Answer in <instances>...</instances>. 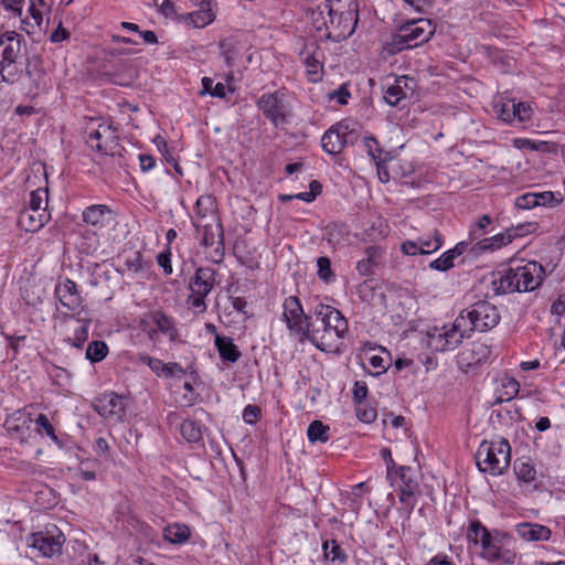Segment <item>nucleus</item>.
Listing matches in <instances>:
<instances>
[{"label":"nucleus","instance_id":"2","mask_svg":"<svg viewBox=\"0 0 565 565\" xmlns=\"http://www.w3.org/2000/svg\"><path fill=\"white\" fill-rule=\"evenodd\" d=\"M437 321L441 323L428 328L426 332L427 345L436 352H445L457 348L462 339L469 338L470 333L476 329L486 331L494 328L499 320Z\"/></svg>","mask_w":565,"mask_h":565},{"label":"nucleus","instance_id":"62","mask_svg":"<svg viewBox=\"0 0 565 565\" xmlns=\"http://www.w3.org/2000/svg\"><path fill=\"white\" fill-rule=\"evenodd\" d=\"M260 416V408L256 405H247L243 411V419L247 424H255Z\"/></svg>","mask_w":565,"mask_h":565},{"label":"nucleus","instance_id":"21","mask_svg":"<svg viewBox=\"0 0 565 565\" xmlns=\"http://www.w3.org/2000/svg\"><path fill=\"white\" fill-rule=\"evenodd\" d=\"M514 530L519 537L525 542H545L552 536L551 529L539 523H518Z\"/></svg>","mask_w":565,"mask_h":565},{"label":"nucleus","instance_id":"12","mask_svg":"<svg viewBox=\"0 0 565 565\" xmlns=\"http://www.w3.org/2000/svg\"><path fill=\"white\" fill-rule=\"evenodd\" d=\"M64 542L63 533L56 526H53L52 530L46 529L44 532L31 534L29 546L36 550L44 557H54L62 553Z\"/></svg>","mask_w":565,"mask_h":565},{"label":"nucleus","instance_id":"40","mask_svg":"<svg viewBox=\"0 0 565 565\" xmlns=\"http://www.w3.org/2000/svg\"><path fill=\"white\" fill-rule=\"evenodd\" d=\"M513 145L515 148L521 150L547 152L551 149V143L547 141H537L527 138H516L514 139Z\"/></svg>","mask_w":565,"mask_h":565},{"label":"nucleus","instance_id":"43","mask_svg":"<svg viewBox=\"0 0 565 565\" xmlns=\"http://www.w3.org/2000/svg\"><path fill=\"white\" fill-rule=\"evenodd\" d=\"M287 328L290 333L297 337H300V340L303 338L309 339V333L311 329L312 320H285Z\"/></svg>","mask_w":565,"mask_h":565},{"label":"nucleus","instance_id":"38","mask_svg":"<svg viewBox=\"0 0 565 565\" xmlns=\"http://www.w3.org/2000/svg\"><path fill=\"white\" fill-rule=\"evenodd\" d=\"M180 434L188 443H198L202 439L201 427L190 419L181 424Z\"/></svg>","mask_w":565,"mask_h":565},{"label":"nucleus","instance_id":"22","mask_svg":"<svg viewBox=\"0 0 565 565\" xmlns=\"http://www.w3.org/2000/svg\"><path fill=\"white\" fill-rule=\"evenodd\" d=\"M194 226L201 235V244L204 247L214 245L216 239L220 245H223V230L218 217L207 222H194Z\"/></svg>","mask_w":565,"mask_h":565},{"label":"nucleus","instance_id":"1","mask_svg":"<svg viewBox=\"0 0 565 565\" xmlns=\"http://www.w3.org/2000/svg\"><path fill=\"white\" fill-rule=\"evenodd\" d=\"M318 40L340 42L349 38L358 23L355 0H322L308 12Z\"/></svg>","mask_w":565,"mask_h":565},{"label":"nucleus","instance_id":"61","mask_svg":"<svg viewBox=\"0 0 565 565\" xmlns=\"http://www.w3.org/2000/svg\"><path fill=\"white\" fill-rule=\"evenodd\" d=\"M355 411L358 418L366 424L373 423L377 417L376 411L371 407H364L360 405Z\"/></svg>","mask_w":565,"mask_h":565},{"label":"nucleus","instance_id":"26","mask_svg":"<svg viewBox=\"0 0 565 565\" xmlns=\"http://www.w3.org/2000/svg\"><path fill=\"white\" fill-rule=\"evenodd\" d=\"M141 329L147 332L152 341H158L160 334L167 335L171 341L178 337V332L172 324V320H152L153 327L148 323V320H140Z\"/></svg>","mask_w":565,"mask_h":565},{"label":"nucleus","instance_id":"45","mask_svg":"<svg viewBox=\"0 0 565 565\" xmlns=\"http://www.w3.org/2000/svg\"><path fill=\"white\" fill-rule=\"evenodd\" d=\"M73 548L75 551H77L79 553V556L82 557L81 565H100V564H103V562L99 559V556L97 554L87 553L85 555V553L88 551V546L84 542L76 540L74 542Z\"/></svg>","mask_w":565,"mask_h":565},{"label":"nucleus","instance_id":"8","mask_svg":"<svg viewBox=\"0 0 565 565\" xmlns=\"http://www.w3.org/2000/svg\"><path fill=\"white\" fill-rule=\"evenodd\" d=\"M216 270L211 267H200L190 279L191 294L188 297V307L194 315L203 313L206 309L205 298L216 284Z\"/></svg>","mask_w":565,"mask_h":565},{"label":"nucleus","instance_id":"35","mask_svg":"<svg viewBox=\"0 0 565 565\" xmlns=\"http://www.w3.org/2000/svg\"><path fill=\"white\" fill-rule=\"evenodd\" d=\"M307 436L310 443H327L329 440V426L321 420H313L308 429Z\"/></svg>","mask_w":565,"mask_h":565},{"label":"nucleus","instance_id":"28","mask_svg":"<svg viewBox=\"0 0 565 565\" xmlns=\"http://www.w3.org/2000/svg\"><path fill=\"white\" fill-rule=\"evenodd\" d=\"M215 345L220 356L225 361L235 363L241 358V352L228 337L216 334Z\"/></svg>","mask_w":565,"mask_h":565},{"label":"nucleus","instance_id":"34","mask_svg":"<svg viewBox=\"0 0 565 565\" xmlns=\"http://www.w3.org/2000/svg\"><path fill=\"white\" fill-rule=\"evenodd\" d=\"M163 536L167 541L179 544L185 542L190 536V530L183 524H173L164 529Z\"/></svg>","mask_w":565,"mask_h":565},{"label":"nucleus","instance_id":"31","mask_svg":"<svg viewBox=\"0 0 565 565\" xmlns=\"http://www.w3.org/2000/svg\"><path fill=\"white\" fill-rule=\"evenodd\" d=\"M520 390V384L512 377H505L501 381V391L497 396L494 404H501L502 402H509L513 399Z\"/></svg>","mask_w":565,"mask_h":565},{"label":"nucleus","instance_id":"36","mask_svg":"<svg viewBox=\"0 0 565 565\" xmlns=\"http://www.w3.org/2000/svg\"><path fill=\"white\" fill-rule=\"evenodd\" d=\"M492 222H493L492 217L488 214L480 216L469 227L470 241L479 242L481 239V237L488 233V227L492 224Z\"/></svg>","mask_w":565,"mask_h":565},{"label":"nucleus","instance_id":"37","mask_svg":"<svg viewBox=\"0 0 565 565\" xmlns=\"http://www.w3.org/2000/svg\"><path fill=\"white\" fill-rule=\"evenodd\" d=\"M495 111L501 120L515 125V100L507 99L495 105Z\"/></svg>","mask_w":565,"mask_h":565},{"label":"nucleus","instance_id":"41","mask_svg":"<svg viewBox=\"0 0 565 565\" xmlns=\"http://www.w3.org/2000/svg\"><path fill=\"white\" fill-rule=\"evenodd\" d=\"M108 354V347L104 341H93L88 344L86 350V358L92 363H97L104 360Z\"/></svg>","mask_w":565,"mask_h":565},{"label":"nucleus","instance_id":"63","mask_svg":"<svg viewBox=\"0 0 565 565\" xmlns=\"http://www.w3.org/2000/svg\"><path fill=\"white\" fill-rule=\"evenodd\" d=\"M401 250L405 255L416 256V255H423V250L424 249H420L419 243H418V239H417V241H405V242H403L402 245H401Z\"/></svg>","mask_w":565,"mask_h":565},{"label":"nucleus","instance_id":"46","mask_svg":"<svg viewBox=\"0 0 565 565\" xmlns=\"http://www.w3.org/2000/svg\"><path fill=\"white\" fill-rule=\"evenodd\" d=\"M47 189L39 188L30 193V201L26 207L46 211Z\"/></svg>","mask_w":565,"mask_h":565},{"label":"nucleus","instance_id":"50","mask_svg":"<svg viewBox=\"0 0 565 565\" xmlns=\"http://www.w3.org/2000/svg\"><path fill=\"white\" fill-rule=\"evenodd\" d=\"M537 206H556L562 202V198H557L552 191L534 192Z\"/></svg>","mask_w":565,"mask_h":565},{"label":"nucleus","instance_id":"60","mask_svg":"<svg viewBox=\"0 0 565 565\" xmlns=\"http://www.w3.org/2000/svg\"><path fill=\"white\" fill-rule=\"evenodd\" d=\"M145 361L147 362V364L149 365V367L152 371L159 373V371L162 370V371H166L169 375H172L173 367L178 366L175 363L166 365L159 359H154V358H150V356L145 358Z\"/></svg>","mask_w":565,"mask_h":565},{"label":"nucleus","instance_id":"42","mask_svg":"<svg viewBox=\"0 0 565 565\" xmlns=\"http://www.w3.org/2000/svg\"><path fill=\"white\" fill-rule=\"evenodd\" d=\"M418 243L420 249H424L423 255H428L440 249L444 244V239L443 235L438 231H434L431 239L419 237Z\"/></svg>","mask_w":565,"mask_h":565},{"label":"nucleus","instance_id":"30","mask_svg":"<svg viewBox=\"0 0 565 565\" xmlns=\"http://www.w3.org/2000/svg\"><path fill=\"white\" fill-rule=\"evenodd\" d=\"M514 235H512L510 232L507 233H500L497 235H493L488 238L480 239L477 243L478 250L484 252V250H497L503 246L509 245Z\"/></svg>","mask_w":565,"mask_h":565},{"label":"nucleus","instance_id":"32","mask_svg":"<svg viewBox=\"0 0 565 565\" xmlns=\"http://www.w3.org/2000/svg\"><path fill=\"white\" fill-rule=\"evenodd\" d=\"M491 534L492 533H490L479 520H475L470 522L466 535L469 542L482 546L483 542H486Z\"/></svg>","mask_w":565,"mask_h":565},{"label":"nucleus","instance_id":"48","mask_svg":"<svg viewBox=\"0 0 565 565\" xmlns=\"http://www.w3.org/2000/svg\"><path fill=\"white\" fill-rule=\"evenodd\" d=\"M405 98L407 97L399 87H396L395 82L388 85L384 92V99L391 106H397Z\"/></svg>","mask_w":565,"mask_h":565},{"label":"nucleus","instance_id":"23","mask_svg":"<svg viewBox=\"0 0 565 565\" xmlns=\"http://www.w3.org/2000/svg\"><path fill=\"white\" fill-rule=\"evenodd\" d=\"M409 472V467L399 466L396 468V475L403 483L399 491V501L407 505L409 511H412L415 507L414 497L415 491L418 488V483L408 476Z\"/></svg>","mask_w":565,"mask_h":565},{"label":"nucleus","instance_id":"58","mask_svg":"<svg viewBox=\"0 0 565 565\" xmlns=\"http://www.w3.org/2000/svg\"><path fill=\"white\" fill-rule=\"evenodd\" d=\"M396 83V87H399L406 97H409L414 94L415 90V81L408 76H399L394 79Z\"/></svg>","mask_w":565,"mask_h":565},{"label":"nucleus","instance_id":"15","mask_svg":"<svg viewBox=\"0 0 565 565\" xmlns=\"http://www.w3.org/2000/svg\"><path fill=\"white\" fill-rule=\"evenodd\" d=\"M405 42L409 44V49L417 47L434 35L436 29L430 20L417 19L404 23L399 29Z\"/></svg>","mask_w":565,"mask_h":565},{"label":"nucleus","instance_id":"53","mask_svg":"<svg viewBox=\"0 0 565 565\" xmlns=\"http://www.w3.org/2000/svg\"><path fill=\"white\" fill-rule=\"evenodd\" d=\"M350 97L351 93L349 92L348 84H342L339 88L328 94L330 100H335L341 106L347 105Z\"/></svg>","mask_w":565,"mask_h":565},{"label":"nucleus","instance_id":"27","mask_svg":"<svg viewBox=\"0 0 565 565\" xmlns=\"http://www.w3.org/2000/svg\"><path fill=\"white\" fill-rule=\"evenodd\" d=\"M214 218H217L214 199L211 195L200 196L195 203V217L193 218V223L207 222Z\"/></svg>","mask_w":565,"mask_h":565},{"label":"nucleus","instance_id":"64","mask_svg":"<svg viewBox=\"0 0 565 565\" xmlns=\"http://www.w3.org/2000/svg\"><path fill=\"white\" fill-rule=\"evenodd\" d=\"M158 265L163 269L166 275L172 274V265H171V252H162L157 256Z\"/></svg>","mask_w":565,"mask_h":565},{"label":"nucleus","instance_id":"51","mask_svg":"<svg viewBox=\"0 0 565 565\" xmlns=\"http://www.w3.org/2000/svg\"><path fill=\"white\" fill-rule=\"evenodd\" d=\"M218 46L221 50V54L225 60L226 65L228 67L233 66L234 60H235L237 53H236V50H235L234 45L232 44V42L230 40L225 39V40L220 41Z\"/></svg>","mask_w":565,"mask_h":565},{"label":"nucleus","instance_id":"52","mask_svg":"<svg viewBox=\"0 0 565 565\" xmlns=\"http://www.w3.org/2000/svg\"><path fill=\"white\" fill-rule=\"evenodd\" d=\"M315 315L317 318H344L340 310L327 303H318Z\"/></svg>","mask_w":565,"mask_h":565},{"label":"nucleus","instance_id":"33","mask_svg":"<svg viewBox=\"0 0 565 565\" xmlns=\"http://www.w3.org/2000/svg\"><path fill=\"white\" fill-rule=\"evenodd\" d=\"M404 50H411L409 44L405 42L403 34L397 30L383 44V51L386 55L392 56Z\"/></svg>","mask_w":565,"mask_h":565},{"label":"nucleus","instance_id":"25","mask_svg":"<svg viewBox=\"0 0 565 565\" xmlns=\"http://www.w3.org/2000/svg\"><path fill=\"white\" fill-rule=\"evenodd\" d=\"M216 3L214 0H201L199 3V10L189 13L185 18L190 24L194 28H204L211 24L215 20V8Z\"/></svg>","mask_w":565,"mask_h":565},{"label":"nucleus","instance_id":"59","mask_svg":"<svg viewBox=\"0 0 565 565\" xmlns=\"http://www.w3.org/2000/svg\"><path fill=\"white\" fill-rule=\"evenodd\" d=\"M35 425L43 429L45 434L51 437L52 440L57 441V436L55 435L54 427L50 423L49 418L44 414H40L35 419Z\"/></svg>","mask_w":565,"mask_h":565},{"label":"nucleus","instance_id":"56","mask_svg":"<svg viewBox=\"0 0 565 565\" xmlns=\"http://www.w3.org/2000/svg\"><path fill=\"white\" fill-rule=\"evenodd\" d=\"M532 116V108L530 104L523 102H515V124L527 121Z\"/></svg>","mask_w":565,"mask_h":565},{"label":"nucleus","instance_id":"57","mask_svg":"<svg viewBox=\"0 0 565 565\" xmlns=\"http://www.w3.org/2000/svg\"><path fill=\"white\" fill-rule=\"evenodd\" d=\"M515 206L522 210H530L537 206L534 192L522 194L515 199Z\"/></svg>","mask_w":565,"mask_h":565},{"label":"nucleus","instance_id":"49","mask_svg":"<svg viewBox=\"0 0 565 565\" xmlns=\"http://www.w3.org/2000/svg\"><path fill=\"white\" fill-rule=\"evenodd\" d=\"M455 266V262L451 258V255L447 253L441 254L440 257L434 259L429 263V268L437 271H447Z\"/></svg>","mask_w":565,"mask_h":565},{"label":"nucleus","instance_id":"18","mask_svg":"<svg viewBox=\"0 0 565 565\" xmlns=\"http://www.w3.org/2000/svg\"><path fill=\"white\" fill-rule=\"evenodd\" d=\"M122 275H126L129 279L141 281L150 278V266L143 259L140 252H134L124 259Z\"/></svg>","mask_w":565,"mask_h":565},{"label":"nucleus","instance_id":"14","mask_svg":"<svg viewBox=\"0 0 565 565\" xmlns=\"http://www.w3.org/2000/svg\"><path fill=\"white\" fill-rule=\"evenodd\" d=\"M490 354V347L473 342L465 347L457 355V365L465 373H475L479 366L488 361Z\"/></svg>","mask_w":565,"mask_h":565},{"label":"nucleus","instance_id":"17","mask_svg":"<svg viewBox=\"0 0 565 565\" xmlns=\"http://www.w3.org/2000/svg\"><path fill=\"white\" fill-rule=\"evenodd\" d=\"M115 212L107 204H93L83 213V221L97 230L109 226L115 221Z\"/></svg>","mask_w":565,"mask_h":565},{"label":"nucleus","instance_id":"10","mask_svg":"<svg viewBox=\"0 0 565 565\" xmlns=\"http://www.w3.org/2000/svg\"><path fill=\"white\" fill-rule=\"evenodd\" d=\"M256 106L274 126L277 127L287 122L288 106L284 89L263 94L257 99Z\"/></svg>","mask_w":565,"mask_h":565},{"label":"nucleus","instance_id":"9","mask_svg":"<svg viewBox=\"0 0 565 565\" xmlns=\"http://www.w3.org/2000/svg\"><path fill=\"white\" fill-rule=\"evenodd\" d=\"M481 556L488 562L501 561L505 565L513 564L516 553L512 537L501 532L492 533L481 546Z\"/></svg>","mask_w":565,"mask_h":565},{"label":"nucleus","instance_id":"5","mask_svg":"<svg viewBox=\"0 0 565 565\" xmlns=\"http://www.w3.org/2000/svg\"><path fill=\"white\" fill-rule=\"evenodd\" d=\"M476 462L480 471L492 476L502 475L511 462V447L507 439L483 440L476 454Z\"/></svg>","mask_w":565,"mask_h":565},{"label":"nucleus","instance_id":"55","mask_svg":"<svg viewBox=\"0 0 565 565\" xmlns=\"http://www.w3.org/2000/svg\"><path fill=\"white\" fill-rule=\"evenodd\" d=\"M363 147L366 149L371 159L375 162L382 159V150L379 146V142L373 137H365L362 140Z\"/></svg>","mask_w":565,"mask_h":565},{"label":"nucleus","instance_id":"47","mask_svg":"<svg viewBox=\"0 0 565 565\" xmlns=\"http://www.w3.org/2000/svg\"><path fill=\"white\" fill-rule=\"evenodd\" d=\"M514 471L519 480L524 482H532L535 480L536 470L535 468L527 462H519L514 463Z\"/></svg>","mask_w":565,"mask_h":565},{"label":"nucleus","instance_id":"24","mask_svg":"<svg viewBox=\"0 0 565 565\" xmlns=\"http://www.w3.org/2000/svg\"><path fill=\"white\" fill-rule=\"evenodd\" d=\"M49 218L50 214L46 211L25 207L20 212L18 223L26 232H36L44 226Z\"/></svg>","mask_w":565,"mask_h":565},{"label":"nucleus","instance_id":"39","mask_svg":"<svg viewBox=\"0 0 565 565\" xmlns=\"http://www.w3.org/2000/svg\"><path fill=\"white\" fill-rule=\"evenodd\" d=\"M282 318H309L305 315L302 306L297 297L290 296L284 301Z\"/></svg>","mask_w":565,"mask_h":565},{"label":"nucleus","instance_id":"19","mask_svg":"<svg viewBox=\"0 0 565 565\" xmlns=\"http://www.w3.org/2000/svg\"><path fill=\"white\" fill-rule=\"evenodd\" d=\"M25 76L28 78L26 89L29 94L38 95L46 88V73L40 58L32 57L28 61Z\"/></svg>","mask_w":565,"mask_h":565},{"label":"nucleus","instance_id":"13","mask_svg":"<svg viewBox=\"0 0 565 565\" xmlns=\"http://www.w3.org/2000/svg\"><path fill=\"white\" fill-rule=\"evenodd\" d=\"M94 409L106 420L119 423L126 414L125 397L114 392L104 393L94 402Z\"/></svg>","mask_w":565,"mask_h":565},{"label":"nucleus","instance_id":"3","mask_svg":"<svg viewBox=\"0 0 565 565\" xmlns=\"http://www.w3.org/2000/svg\"><path fill=\"white\" fill-rule=\"evenodd\" d=\"M544 267L535 260H511L500 277V288L504 291H532L543 281Z\"/></svg>","mask_w":565,"mask_h":565},{"label":"nucleus","instance_id":"4","mask_svg":"<svg viewBox=\"0 0 565 565\" xmlns=\"http://www.w3.org/2000/svg\"><path fill=\"white\" fill-rule=\"evenodd\" d=\"M22 44L25 39L17 31H6L0 34V85L14 84L22 75V68L18 64Z\"/></svg>","mask_w":565,"mask_h":565},{"label":"nucleus","instance_id":"20","mask_svg":"<svg viewBox=\"0 0 565 565\" xmlns=\"http://www.w3.org/2000/svg\"><path fill=\"white\" fill-rule=\"evenodd\" d=\"M347 130L348 127L340 124L330 127L321 138L323 150L329 154L340 153L347 143Z\"/></svg>","mask_w":565,"mask_h":565},{"label":"nucleus","instance_id":"7","mask_svg":"<svg viewBox=\"0 0 565 565\" xmlns=\"http://www.w3.org/2000/svg\"><path fill=\"white\" fill-rule=\"evenodd\" d=\"M87 146L102 153L114 156L119 146V137L117 128L113 126L110 120L103 118L93 119L86 128Z\"/></svg>","mask_w":565,"mask_h":565},{"label":"nucleus","instance_id":"6","mask_svg":"<svg viewBox=\"0 0 565 565\" xmlns=\"http://www.w3.org/2000/svg\"><path fill=\"white\" fill-rule=\"evenodd\" d=\"M348 332V320H312L309 340L323 352H340V339Z\"/></svg>","mask_w":565,"mask_h":565},{"label":"nucleus","instance_id":"11","mask_svg":"<svg viewBox=\"0 0 565 565\" xmlns=\"http://www.w3.org/2000/svg\"><path fill=\"white\" fill-rule=\"evenodd\" d=\"M299 57L307 79L310 83H320L324 76V50L316 41L307 42L299 52Z\"/></svg>","mask_w":565,"mask_h":565},{"label":"nucleus","instance_id":"29","mask_svg":"<svg viewBox=\"0 0 565 565\" xmlns=\"http://www.w3.org/2000/svg\"><path fill=\"white\" fill-rule=\"evenodd\" d=\"M366 257L359 260L356 270L362 276H370L373 274V268L377 264V258L382 256V248L379 246H369L365 249Z\"/></svg>","mask_w":565,"mask_h":565},{"label":"nucleus","instance_id":"44","mask_svg":"<svg viewBox=\"0 0 565 565\" xmlns=\"http://www.w3.org/2000/svg\"><path fill=\"white\" fill-rule=\"evenodd\" d=\"M322 550L326 557H330L332 561H339L340 563H344L348 559V555L341 548V546L337 543V541H326L322 544Z\"/></svg>","mask_w":565,"mask_h":565},{"label":"nucleus","instance_id":"54","mask_svg":"<svg viewBox=\"0 0 565 565\" xmlns=\"http://www.w3.org/2000/svg\"><path fill=\"white\" fill-rule=\"evenodd\" d=\"M318 266V276L321 280L329 282L331 278L333 277L332 270H331V262L328 257H319L317 260Z\"/></svg>","mask_w":565,"mask_h":565},{"label":"nucleus","instance_id":"16","mask_svg":"<svg viewBox=\"0 0 565 565\" xmlns=\"http://www.w3.org/2000/svg\"><path fill=\"white\" fill-rule=\"evenodd\" d=\"M55 294L61 305L72 312L64 313L65 316L81 312L83 299L77 290V285L73 280L68 278L61 280L55 287Z\"/></svg>","mask_w":565,"mask_h":565}]
</instances>
